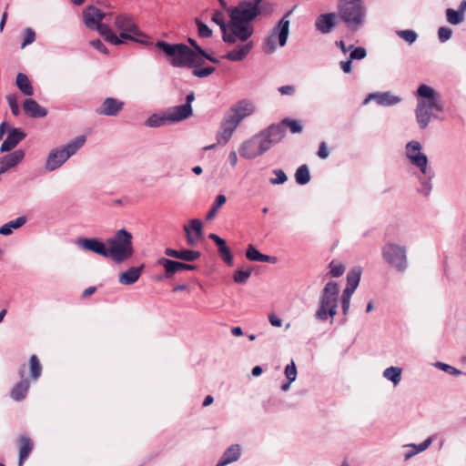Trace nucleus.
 <instances>
[{
    "label": "nucleus",
    "mask_w": 466,
    "mask_h": 466,
    "mask_svg": "<svg viewBox=\"0 0 466 466\" xmlns=\"http://www.w3.org/2000/svg\"><path fill=\"white\" fill-rule=\"evenodd\" d=\"M293 9L288 11L279 23L274 26L272 34L268 36L264 41V50L267 53H272L276 49V37L278 36L279 44L284 46L289 33V16L291 15Z\"/></svg>",
    "instance_id": "10"
},
{
    "label": "nucleus",
    "mask_w": 466,
    "mask_h": 466,
    "mask_svg": "<svg viewBox=\"0 0 466 466\" xmlns=\"http://www.w3.org/2000/svg\"><path fill=\"white\" fill-rule=\"evenodd\" d=\"M253 32L254 28L250 24L230 18L222 38L225 43L230 45L236 43L238 39L246 42L253 35Z\"/></svg>",
    "instance_id": "11"
},
{
    "label": "nucleus",
    "mask_w": 466,
    "mask_h": 466,
    "mask_svg": "<svg viewBox=\"0 0 466 466\" xmlns=\"http://www.w3.org/2000/svg\"><path fill=\"white\" fill-rule=\"evenodd\" d=\"M407 157L410 163L420 168L421 176L419 177L420 187H418V193L428 197L432 189L431 180L435 176L434 171L428 167V157L420 152L421 146L418 141H410L406 146Z\"/></svg>",
    "instance_id": "4"
},
{
    "label": "nucleus",
    "mask_w": 466,
    "mask_h": 466,
    "mask_svg": "<svg viewBox=\"0 0 466 466\" xmlns=\"http://www.w3.org/2000/svg\"><path fill=\"white\" fill-rule=\"evenodd\" d=\"M19 441V457L18 466H23L33 451L34 443L30 437L22 435L18 439Z\"/></svg>",
    "instance_id": "32"
},
{
    "label": "nucleus",
    "mask_w": 466,
    "mask_h": 466,
    "mask_svg": "<svg viewBox=\"0 0 466 466\" xmlns=\"http://www.w3.org/2000/svg\"><path fill=\"white\" fill-rule=\"evenodd\" d=\"M285 376L287 380L290 381H294L297 378V367L293 360H291L290 364H288L285 368Z\"/></svg>",
    "instance_id": "57"
},
{
    "label": "nucleus",
    "mask_w": 466,
    "mask_h": 466,
    "mask_svg": "<svg viewBox=\"0 0 466 466\" xmlns=\"http://www.w3.org/2000/svg\"><path fill=\"white\" fill-rule=\"evenodd\" d=\"M447 20L451 25H459L464 20V14L461 10H454L452 8H448L446 10Z\"/></svg>",
    "instance_id": "44"
},
{
    "label": "nucleus",
    "mask_w": 466,
    "mask_h": 466,
    "mask_svg": "<svg viewBox=\"0 0 466 466\" xmlns=\"http://www.w3.org/2000/svg\"><path fill=\"white\" fill-rule=\"evenodd\" d=\"M281 129L279 127H268L244 141L239 155L246 159H253L268 151L271 147L282 140Z\"/></svg>",
    "instance_id": "1"
},
{
    "label": "nucleus",
    "mask_w": 466,
    "mask_h": 466,
    "mask_svg": "<svg viewBox=\"0 0 466 466\" xmlns=\"http://www.w3.org/2000/svg\"><path fill=\"white\" fill-rule=\"evenodd\" d=\"M26 137L25 132L19 127L10 129L6 138L3 141L0 151L9 152L14 149L23 139Z\"/></svg>",
    "instance_id": "21"
},
{
    "label": "nucleus",
    "mask_w": 466,
    "mask_h": 466,
    "mask_svg": "<svg viewBox=\"0 0 466 466\" xmlns=\"http://www.w3.org/2000/svg\"><path fill=\"white\" fill-rule=\"evenodd\" d=\"M339 294V283L335 281L326 283L319 295V307L314 315L316 319L326 321L330 318V323H332L337 315Z\"/></svg>",
    "instance_id": "5"
},
{
    "label": "nucleus",
    "mask_w": 466,
    "mask_h": 466,
    "mask_svg": "<svg viewBox=\"0 0 466 466\" xmlns=\"http://www.w3.org/2000/svg\"><path fill=\"white\" fill-rule=\"evenodd\" d=\"M361 272L360 267L352 268L347 274V285L344 289L354 292L360 284Z\"/></svg>",
    "instance_id": "35"
},
{
    "label": "nucleus",
    "mask_w": 466,
    "mask_h": 466,
    "mask_svg": "<svg viewBox=\"0 0 466 466\" xmlns=\"http://www.w3.org/2000/svg\"><path fill=\"white\" fill-rule=\"evenodd\" d=\"M165 254L168 257L175 258L177 259H181L187 262H192L200 258L201 253L197 250H191V249H174L171 248H167L165 249Z\"/></svg>",
    "instance_id": "28"
},
{
    "label": "nucleus",
    "mask_w": 466,
    "mask_h": 466,
    "mask_svg": "<svg viewBox=\"0 0 466 466\" xmlns=\"http://www.w3.org/2000/svg\"><path fill=\"white\" fill-rule=\"evenodd\" d=\"M279 91L283 96H291L295 93V87L291 85L282 86L279 87Z\"/></svg>",
    "instance_id": "64"
},
{
    "label": "nucleus",
    "mask_w": 466,
    "mask_h": 466,
    "mask_svg": "<svg viewBox=\"0 0 466 466\" xmlns=\"http://www.w3.org/2000/svg\"><path fill=\"white\" fill-rule=\"evenodd\" d=\"M350 53L349 58L351 61L362 60L367 56V51H366L365 47H363V46L355 47L353 46V48L350 49Z\"/></svg>",
    "instance_id": "49"
},
{
    "label": "nucleus",
    "mask_w": 466,
    "mask_h": 466,
    "mask_svg": "<svg viewBox=\"0 0 466 466\" xmlns=\"http://www.w3.org/2000/svg\"><path fill=\"white\" fill-rule=\"evenodd\" d=\"M144 268L145 264H141L138 267H131L121 272L118 277L119 283L126 286L135 284L139 279Z\"/></svg>",
    "instance_id": "27"
},
{
    "label": "nucleus",
    "mask_w": 466,
    "mask_h": 466,
    "mask_svg": "<svg viewBox=\"0 0 466 466\" xmlns=\"http://www.w3.org/2000/svg\"><path fill=\"white\" fill-rule=\"evenodd\" d=\"M329 152L328 150L326 142H321L317 152L318 157L321 159H325L329 157Z\"/></svg>",
    "instance_id": "63"
},
{
    "label": "nucleus",
    "mask_w": 466,
    "mask_h": 466,
    "mask_svg": "<svg viewBox=\"0 0 466 466\" xmlns=\"http://www.w3.org/2000/svg\"><path fill=\"white\" fill-rule=\"evenodd\" d=\"M241 447L238 444H231L222 454L216 466H226L239 459Z\"/></svg>",
    "instance_id": "31"
},
{
    "label": "nucleus",
    "mask_w": 466,
    "mask_h": 466,
    "mask_svg": "<svg viewBox=\"0 0 466 466\" xmlns=\"http://www.w3.org/2000/svg\"><path fill=\"white\" fill-rule=\"evenodd\" d=\"M273 173L276 175L275 178H270V183L273 185L284 184L288 180V177L282 169H275Z\"/></svg>",
    "instance_id": "56"
},
{
    "label": "nucleus",
    "mask_w": 466,
    "mask_h": 466,
    "mask_svg": "<svg viewBox=\"0 0 466 466\" xmlns=\"http://www.w3.org/2000/svg\"><path fill=\"white\" fill-rule=\"evenodd\" d=\"M295 180L299 185H306L310 180L309 169L306 164L301 165L295 173Z\"/></svg>",
    "instance_id": "43"
},
{
    "label": "nucleus",
    "mask_w": 466,
    "mask_h": 466,
    "mask_svg": "<svg viewBox=\"0 0 466 466\" xmlns=\"http://www.w3.org/2000/svg\"><path fill=\"white\" fill-rule=\"evenodd\" d=\"M133 236L126 228L116 231L113 237L106 239L108 258L116 263H122L134 255Z\"/></svg>",
    "instance_id": "6"
},
{
    "label": "nucleus",
    "mask_w": 466,
    "mask_h": 466,
    "mask_svg": "<svg viewBox=\"0 0 466 466\" xmlns=\"http://www.w3.org/2000/svg\"><path fill=\"white\" fill-rule=\"evenodd\" d=\"M18 376L20 380L16 382L9 392V397L15 401L24 400L30 389V380L25 378V364H22L18 369Z\"/></svg>",
    "instance_id": "14"
},
{
    "label": "nucleus",
    "mask_w": 466,
    "mask_h": 466,
    "mask_svg": "<svg viewBox=\"0 0 466 466\" xmlns=\"http://www.w3.org/2000/svg\"><path fill=\"white\" fill-rule=\"evenodd\" d=\"M353 293L354 292L350 291V289H344L342 291L340 303L343 315H347L349 312L350 306V298Z\"/></svg>",
    "instance_id": "47"
},
{
    "label": "nucleus",
    "mask_w": 466,
    "mask_h": 466,
    "mask_svg": "<svg viewBox=\"0 0 466 466\" xmlns=\"http://www.w3.org/2000/svg\"><path fill=\"white\" fill-rule=\"evenodd\" d=\"M383 376L394 385H397L401 380V369L390 366L383 371Z\"/></svg>",
    "instance_id": "42"
},
{
    "label": "nucleus",
    "mask_w": 466,
    "mask_h": 466,
    "mask_svg": "<svg viewBox=\"0 0 466 466\" xmlns=\"http://www.w3.org/2000/svg\"><path fill=\"white\" fill-rule=\"evenodd\" d=\"M76 244L83 250L108 258V247L98 238H78Z\"/></svg>",
    "instance_id": "16"
},
{
    "label": "nucleus",
    "mask_w": 466,
    "mask_h": 466,
    "mask_svg": "<svg viewBox=\"0 0 466 466\" xmlns=\"http://www.w3.org/2000/svg\"><path fill=\"white\" fill-rule=\"evenodd\" d=\"M212 21L216 23L218 25H219L222 35H224V32H226L228 25L225 22V16L224 14L220 11H216L212 16Z\"/></svg>",
    "instance_id": "51"
},
{
    "label": "nucleus",
    "mask_w": 466,
    "mask_h": 466,
    "mask_svg": "<svg viewBox=\"0 0 466 466\" xmlns=\"http://www.w3.org/2000/svg\"><path fill=\"white\" fill-rule=\"evenodd\" d=\"M251 269H237L233 273V280L237 284H245L251 276Z\"/></svg>",
    "instance_id": "45"
},
{
    "label": "nucleus",
    "mask_w": 466,
    "mask_h": 466,
    "mask_svg": "<svg viewBox=\"0 0 466 466\" xmlns=\"http://www.w3.org/2000/svg\"><path fill=\"white\" fill-rule=\"evenodd\" d=\"M383 259L400 272L406 270L408 267L407 249L404 246L395 243H386L381 249Z\"/></svg>",
    "instance_id": "9"
},
{
    "label": "nucleus",
    "mask_w": 466,
    "mask_h": 466,
    "mask_svg": "<svg viewBox=\"0 0 466 466\" xmlns=\"http://www.w3.org/2000/svg\"><path fill=\"white\" fill-rule=\"evenodd\" d=\"M253 48V42L248 41L245 44L238 45L236 48L228 51L223 55L221 58L228 59L234 62L242 61Z\"/></svg>",
    "instance_id": "26"
},
{
    "label": "nucleus",
    "mask_w": 466,
    "mask_h": 466,
    "mask_svg": "<svg viewBox=\"0 0 466 466\" xmlns=\"http://www.w3.org/2000/svg\"><path fill=\"white\" fill-rule=\"evenodd\" d=\"M187 242L189 246H195L201 238L203 233V223L198 218H194L187 225L184 226Z\"/></svg>",
    "instance_id": "20"
},
{
    "label": "nucleus",
    "mask_w": 466,
    "mask_h": 466,
    "mask_svg": "<svg viewBox=\"0 0 466 466\" xmlns=\"http://www.w3.org/2000/svg\"><path fill=\"white\" fill-rule=\"evenodd\" d=\"M26 222L25 217H18L0 227V235L8 236L13 233L14 229H17Z\"/></svg>",
    "instance_id": "37"
},
{
    "label": "nucleus",
    "mask_w": 466,
    "mask_h": 466,
    "mask_svg": "<svg viewBox=\"0 0 466 466\" xmlns=\"http://www.w3.org/2000/svg\"><path fill=\"white\" fill-rule=\"evenodd\" d=\"M227 201V198L223 194H219L217 196L215 202L213 203L212 207L208 210V212L206 214V221L213 220L216 216L218 209L221 208Z\"/></svg>",
    "instance_id": "39"
},
{
    "label": "nucleus",
    "mask_w": 466,
    "mask_h": 466,
    "mask_svg": "<svg viewBox=\"0 0 466 466\" xmlns=\"http://www.w3.org/2000/svg\"><path fill=\"white\" fill-rule=\"evenodd\" d=\"M435 107H429L424 102H417L415 109L416 120L421 129H425L431 118V112Z\"/></svg>",
    "instance_id": "29"
},
{
    "label": "nucleus",
    "mask_w": 466,
    "mask_h": 466,
    "mask_svg": "<svg viewBox=\"0 0 466 466\" xmlns=\"http://www.w3.org/2000/svg\"><path fill=\"white\" fill-rule=\"evenodd\" d=\"M90 46L102 54L108 55L109 50L100 39H94L90 41Z\"/></svg>",
    "instance_id": "60"
},
{
    "label": "nucleus",
    "mask_w": 466,
    "mask_h": 466,
    "mask_svg": "<svg viewBox=\"0 0 466 466\" xmlns=\"http://www.w3.org/2000/svg\"><path fill=\"white\" fill-rule=\"evenodd\" d=\"M218 254L221 258V259L228 266L232 267L234 265V258L233 255L229 249L228 247H226L225 248L219 249Z\"/></svg>",
    "instance_id": "52"
},
{
    "label": "nucleus",
    "mask_w": 466,
    "mask_h": 466,
    "mask_svg": "<svg viewBox=\"0 0 466 466\" xmlns=\"http://www.w3.org/2000/svg\"><path fill=\"white\" fill-rule=\"evenodd\" d=\"M268 127H279L281 129L282 138L285 137L286 127H289L293 134L300 133L303 129L302 125L299 120L284 118L278 124H271Z\"/></svg>",
    "instance_id": "34"
},
{
    "label": "nucleus",
    "mask_w": 466,
    "mask_h": 466,
    "mask_svg": "<svg viewBox=\"0 0 466 466\" xmlns=\"http://www.w3.org/2000/svg\"><path fill=\"white\" fill-rule=\"evenodd\" d=\"M254 112L253 105L248 100H240L233 105L225 114L216 139L218 145H226L240 122Z\"/></svg>",
    "instance_id": "2"
},
{
    "label": "nucleus",
    "mask_w": 466,
    "mask_h": 466,
    "mask_svg": "<svg viewBox=\"0 0 466 466\" xmlns=\"http://www.w3.org/2000/svg\"><path fill=\"white\" fill-rule=\"evenodd\" d=\"M435 366L439 368L440 370L447 372L450 375H460L461 374V371L457 370L455 367L451 366L449 364L443 363V362H436Z\"/></svg>",
    "instance_id": "58"
},
{
    "label": "nucleus",
    "mask_w": 466,
    "mask_h": 466,
    "mask_svg": "<svg viewBox=\"0 0 466 466\" xmlns=\"http://www.w3.org/2000/svg\"><path fill=\"white\" fill-rule=\"evenodd\" d=\"M397 35L410 45L413 44L418 38L417 33L410 29L399 30Z\"/></svg>",
    "instance_id": "48"
},
{
    "label": "nucleus",
    "mask_w": 466,
    "mask_h": 466,
    "mask_svg": "<svg viewBox=\"0 0 466 466\" xmlns=\"http://www.w3.org/2000/svg\"><path fill=\"white\" fill-rule=\"evenodd\" d=\"M121 40H123V44L127 41H133L143 46H148L152 45V42L148 41L146 37L137 36L130 31H121L118 36Z\"/></svg>",
    "instance_id": "41"
},
{
    "label": "nucleus",
    "mask_w": 466,
    "mask_h": 466,
    "mask_svg": "<svg viewBox=\"0 0 466 466\" xmlns=\"http://www.w3.org/2000/svg\"><path fill=\"white\" fill-rule=\"evenodd\" d=\"M106 14L95 5H87L83 10V20L86 28L94 30V27L106 18Z\"/></svg>",
    "instance_id": "19"
},
{
    "label": "nucleus",
    "mask_w": 466,
    "mask_h": 466,
    "mask_svg": "<svg viewBox=\"0 0 466 466\" xmlns=\"http://www.w3.org/2000/svg\"><path fill=\"white\" fill-rule=\"evenodd\" d=\"M16 86L22 94L27 96L34 95V88L28 78L24 73H18L16 76Z\"/></svg>",
    "instance_id": "36"
},
{
    "label": "nucleus",
    "mask_w": 466,
    "mask_h": 466,
    "mask_svg": "<svg viewBox=\"0 0 466 466\" xmlns=\"http://www.w3.org/2000/svg\"><path fill=\"white\" fill-rule=\"evenodd\" d=\"M25 157V152L22 149L15 150L0 158V175L8 169L15 167Z\"/></svg>",
    "instance_id": "25"
},
{
    "label": "nucleus",
    "mask_w": 466,
    "mask_h": 466,
    "mask_svg": "<svg viewBox=\"0 0 466 466\" xmlns=\"http://www.w3.org/2000/svg\"><path fill=\"white\" fill-rule=\"evenodd\" d=\"M260 14V7L256 6L251 1L242 0L230 10L229 16L231 19L249 24Z\"/></svg>",
    "instance_id": "12"
},
{
    "label": "nucleus",
    "mask_w": 466,
    "mask_h": 466,
    "mask_svg": "<svg viewBox=\"0 0 466 466\" xmlns=\"http://www.w3.org/2000/svg\"><path fill=\"white\" fill-rule=\"evenodd\" d=\"M86 141V136L80 135L70 140L67 144L52 149L46 160V170L51 172L59 168L85 145Z\"/></svg>",
    "instance_id": "8"
},
{
    "label": "nucleus",
    "mask_w": 466,
    "mask_h": 466,
    "mask_svg": "<svg viewBox=\"0 0 466 466\" xmlns=\"http://www.w3.org/2000/svg\"><path fill=\"white\" fill-rule=\"evenodd\" d=\"M431 439L429 438V439L425 440L424 441H422L421 443H420L418 446L415 444H412L411 446L413 448H415L416 451L407 453L405 455V459L406 460L410 459L411 456L415 455L416 453L425 451L426 449H428V447L431 445Z\"/></svg>",
    "instance_id": "55"
},
{
    "label": "nucleus",
    "mask_w": 466,
    "mask_h": 466,
    "mask_svg": "<svg viewBox=\"0 0 466 466\" xmlns=\"http://www.w3.org/2000/svg\"><path fill=\"white\" fill-rule=\"evenodd\" d=\"M157 263L164 267V268H165L164 278H166V279L171 278L174 274H176L178 271L193 270L195 268V266H193V265L177 261V260H173V259H169V258H159L157 260Z\"/></svg>",
    "instance_id": "18"
},
{
    "label": "nucleus",
    "mask_w": 466,
    "mask_h": 466,
    "mask_svg": "<svg viewBox=\"0 0 466 466\" xmlns=\"http://www.w3.org/2000/svg\"><path fill=\"white\" fill-rule=\"evenodd\" d=\"M115 25L120 31H130L137 36L146 37V35L138 29L130 15H118L115 19Z\"/></svg>",
    "instance_id": "23"
},
{
    "label": "nucleus",
    "mask_w": 466,
    "mask_h": 466,
    "mask_svg": "<svg viewBox=\"0 0 466 466\" xmlns=\"http://www.w3.org/2000/svg\"><path fill=\"white\" fill-rule=\"evenodd\" d=\"M6 100L10 106L11 112L15 116H18L20 115V108L17 103V98L15 94H9L6 96Z\"/></svg>",
    "instance_id": "50"
},
{
    "label": "nucleus",
    "mask_w": 466,
    "mask_h": 466,
    "mask_svg": "<svg viewBox=\"0 0 466 466\" xmlns=\"http://www.w3.org/2000/svg\"><path fill=\"white\" fill-rule=\"evenodd\" d=\"M124 105V102L117 98L106 97L96 112L99 116H116L123 110Z\"/></svg>",
    "instance_id": "17"
},
{
    "label": "nucleus",
    "mask_w": 466,
    "mask_h": 466,
    "mask_svg": "<svg viewBox=\"0 0 466 466\" xmlns=\"http://www.w3.org/2000/svg\"><path fill=\"white\" fill-rule=\"evenodd\" d=\"M416 95L420 97L418 102H424V105L429 107H435V111L437 112L443 111V106L440 101V96L432 87L425 84H421L419 86Z\"/></svg>",
    "instance_id": "15"
},
{
    "label": "nucleus",
    "mask_w": 466,
    "mask_h": 466,
    "mask_svg": "<svg viewBox=\"0 0 466 466\" xmlns=\"http://www.w3.org/2000/svg\"><path fill=\"white\" fill-rule=\"evenodd\" d=\"M262 253H260L253 245H248L246 250V257L250 261L259 262Z\"/></svg>",
    "instance_id": "53"
},
{
    "label": "nucleus",
    "mask_w": 466,
    "mask_h": 466,
    "mask_svg": "<svg viewBox=\"0 0 466 466\" xmlns=\"http://www.w3.org/2000/svg\"><path fill=\"white\" fill-rule=\"evenodd\" d=\"M352 62L349 57L344 61L339 62V67L345 74H350L352 72Z\"/></svg>",
    "instance_id": "62"
},
{
    "label": "nucleus",
    "mask_w": 466,
    "mask_h": 466,
    "mask_svg": "<svg viewBox=\"0 0 466 466\" xmlns=\"http://www.w3.org/2000/svg\"><path fill=\"white\" fill-rule=\"evenodd\" d=\"M329 275L331 278H339L345 271V266L342 263L336 262L335 260L329 262Z\"/></svg>",
    "instance_id": "46"
},
{
    "label": "nucleus",
    "mask_w": 466,
    "mask_h": 466,
    "mask_svg": "<svg viewBox=\"0 0 466 466\" xmlns=\"http://www.w3.org/2000/svg\"><path fill=\"white\" fill-rule=\"evenodd\" d=\"M370 99H374L378 105L384 106L396 105L401 100L400 97L391 95L390 92H378L370 94L365 99L364 103L366 104Z\"/></svg>",
    "instance_id": "30"
},
{
    "label": "nucleus",
    "mask_w": 466,
    "mask_h": 466,
    "mask_svg": "<svg viewBox=\"0 0 466 466\" xmlns=\"http://www.w3.org/2000/svg\"><path fill=\"white\" fill-rule=\"evenodd\" d=\"M337 25V15L335 13H325L319 15L315 22L316 30L320 34H329Z\"/></svg>",
    "instance_id": "22"
},
{
    "label": "nucleus",
    "mask_w": 466,
    "mask_h": 466,
    "mask_svg": "<svg viewBox=\"0 0 466 466\" xmlns=\"http://www.w3.org/2000/svg\"><path fill=\"white\" fill-rule=\"evenodd\" d=\"M29 369H30V379L32 380H36L41 376L42 373V366L40 364L39 359L36 355H32L29 358Z\"/></svg>",
    "instance_id": "40"
},
{
    "label": "nucleus",
    "mask_w": 466,
    "mask_h": 466,
    "mask_svg": "<svg viewBox=\"0 0 466 466\" xmlns=\"http://www.w3.org/2000/svg\"><path fill=\"white\" fill-rule=\"evenodd\" d=\"M339 16L351 31L359 30L364 25L366 8L362 0H339Z\"/></svg>",
    "instance_id": "7"
},
{
    "label": "nucleus",
    "mask_w": 466,
    "mask_h": 466,
    "mask_svg": "<svg viewBox=\"0 0 466 466\" xmlns=\"http://www.w3.org/2000/svg\"><path fill=\"white\" fill-rule=\"evenodd\" d=\"M22 106L25 114L31 118H42L48 114V111L33 98L25 99Z\"/></svg>",
    "instance_id": "24"
},
{
    "label": "nucleus",
    "mask_w": 466,
    "mask_h": 466,
    "mask_svg": "<svg viewBox=\"0 0 466 466\" xmlns=\"http://www.w3.org/2000/svg\"><path fill=\"white\" fill-rule=\"evenodd\" d=\"M452 35V30L447 26H441L438 30V37L441 43L448 41Z\"/></svg>",
    "instance_id": "59"
},
{
    "label": "nucleus",
    "mask_w": 466,
    "mask_h": 466,
    "mask_svg": "<svg viewBox=\"0 0 466 466\" xmlns=\"http://www.w3.org/2000/svg\"><path fill=\"white\" fill-rule=\"evenodd\" d=\"M195 100V94L190 91L185 98V103L180 106L170 107L167 110L169 123H177L187 119L193 115L192 102Z\"/></svg>",
    "instance_id": "13"
},
{
    "label": "nucleus",
    "mask_w": 466,
    "mask_h": 466,
    "mask_svg": "<svg viewBox=\"0 0 466 466\" xmlns=\"http://www.w3.org/2000/svg\"><path fill=\"white\" fill-rule=\"evenodd\" d=\"M169 123V116L167 113L163 114H152L147 120L146 126L149 127H158Z\"/></svg>",
    "instance_id": "38"
},
{
    "label": "nucleus",
    "mask_w": 466,
    "mask_h": 466,
    "mask_svg": "<svg viewBox=\"0 0 466 466\" xmlns=\"http://www.w3.org/2000/svg\"><path fill=\"white\" fill-rule=\"evenodd\" d=\"M188 43L193 47L192 50L197 52V56H199L201 59L204 58V48H202L195 39L189 37Z\"/></svg>",
    "instance_id": "61"
},
{
    "label": "nucleus",
    "mask_w": 466,
    "mask_h": 466,
    "mask_svg": "<svg viewBox=\"0 0 466 466\" xmlns=\"http://www.w3.org/2000/svg\"><path fill=\"white\" fill-rule=\"evenodd\" d=\"M155 46L168 57L175 67H193L198 61H203L188 46L183 43L171 44L164 40L156 42Z\"/></svg>",
    "instance_id": "3"
},
{
    "label": "nucleus",
    "mask_w": 466,
    "mask_h": 466,
    "mask_svg": "<svg viewBox=\"0 0 466 466\" xmlns=\"http://www.w3.org/2000/svg\"><path fill=\"white\" fill-rule=\"evenodd\" d=\"M94 30H96L99 35L111 45L119 46L123 44V40L116 35L107 24H105L102 21L94 27Z\"/></svg>",
    "instance_id": "33"
},
{
    "label": "nucleus",
    "mask_w": 466,
    "mask_h": 466,
    "mask_svg": "<svg viewBox=\"0 0 466 466\" xmlns=\"http://www.w3.org/2000/svg\"><path fill=\"white\" fill-rule=\"evenodd\" d=\"M35 40V31L30 27L25 28L24 31V38H23V41L21 44V47L22 48L25 47L26 46L32 44Z\"/></svg>",
    "instance_id": "54"
}]
</instances>
